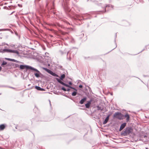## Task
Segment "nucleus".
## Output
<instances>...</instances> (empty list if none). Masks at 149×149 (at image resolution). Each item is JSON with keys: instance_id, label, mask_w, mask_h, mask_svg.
<instances>
[{"instance_id": "obj_1", "label": "nucleus", "mask_w": 149, "mask_h": 149, "mask_svg": "<svg viewBox=\"0 0 149 149\" xmlns=\"http://www.w3.org/2000/svg\"><path fill=\"white\" fill-rule=\"evenodd\" d=\"M132 128L130 127H126L124 131H123L121 134L123 136H126L128 135L130 133H132L133 132Z\"/></svg>"}, {"instance_id": "obj_2", "label": "nucleus", "mask_w": 149, "mask_h": 149, "mask_svg": "<svg viewBox=\"0 0 149 149\" xmlns=\"http://www.w3.org/2000/svg\"><path fill=\"white\" fill-rule=\"evenodd\" d=\"M124 116L123 114L119 112H115L113 115V118H116L119 120L123 119Z\"/></svg>"}, {"instance_id": "obj_3", "label": "nucleus", "mask_w": 149, "mask_h": 149, "mask_svg": "<svg viewBox=\"0 0 149 149\" xmlns=\"http://www.w3.org/2000/svg\"><path fill=\"white\" fill-rule=\"evenodd\" d=\"M77 51V49L76 48H73V49H71L70 51H68L67 53V55H69V60H70L71 59V52H74V53H73L72 55L73 56L76 54V52Z\"/></svg>"}, {"instance_id": "obj_4", "label": "nucleus", "mask_w": 149, "mask_h": 149, "mask_svg": "<svg viewBox=\"0 0 149 149\" xmlns=\"http://www.w3.org/2000/svg\"><path fill=\"white\" fill-rule=\"evenodd\" d=\"M30 70L33 72L36 71L37 72L36 73H34V75L36 77L39 78L40 77V75L41 73L37 69L32 67Z\"/></svg>"}, {"instance_id": "obj_5", "label": "nucleus", "mask_w": 149, "mask_h": 149, "mask_svg": "<svg viewBox=\"0 0 149 149\" xmlns=\"http://www.w3.org/2000/svg\"><path fill=\"white\" fill-rule=\"evenodd\" d=\"M32 66L28 65H21L19 66V68L21 70H23L24 68L26 69L27 70H31Z\"/></svg>"}, {"instance_id": "obj_6", "label": "nucleus", "mask_w": 149, "mask_h": 149, "mask_svg": "<svg viewBox=\"0 0 149 149\" xmlns=\"http://www.w3.org/2000/svg\"><path fill=\"white\" fill-rule=\"evenodd\" d=\"M92 101V99H91L89 101H88L87 103L85 105L86 107L87 108H89L90 107V105Z\"/></svg>"}, {"instance_id": "obj_7", "label": "nucleus", "mask_w": 149, "mask_h": 149, "mask_svg": "<svg viewBox=\"0 0 149 149\" xmlns=\"http://www.w3.org/2000/svg\"><path fill=\"white\" fill-rule=\"evenodd\" d=\"M126 123H124L121 125L119 129V131H121L123 128H125L126 125Z\"/></svg>"}, {"instance_id": "obj_8", "label": "nucleus", "mask_w": 149, "mask_h": 149, "mask_svg": "<svg viewBox=\"0 0 149 149\" xmlns=\"http://www.w3.org/2000/svg\"><path fill=\"white\" fill-rule=\"evenodd\" d=\"M110 115L109 114V115H108L107 116V117L105 119L104 121L103 122V124L104 125L105 124L107 123V122L109 119V117H110Z\"/></svg>"}, {"instance_id": "obj_9", "label": "nucleus", "mask_w": 149, "mask_h": 149, "mask_svg": "<svg viewBox=\"0 0 149 149\" xmlns=\"http://www.w3.org/2000/svg\"><path fill=\"white\" fill-rule=\"evenodd\" d=\"M9 49H0V52H1L2 53H4L5 52H9Z\"/></svg>"}, {"instance_id": "obj_10", "label": "nucleus", "mask_w": 149, "mask_h": 149, "mask_svg": "<svg viewBox=\"0 0 149 149\" xmlns=\"http://www.w3.org/2000/svg\"><path fill=\"white\" fill-rule=\"evenodd\" d=\"M9 53H13L16 54L17 55L19 54V52L18 51L16 50H13L12 49H9Z\"/></svg>"}, {"instance_id": "obj_11", "label": "nucleus", "mask_w": 149, "mask_h": 149, "mask_svg": "<svg viewBox=\"0 0 149 149\" xmlns=\"http://www.w3.org/2000/svg\"><path fill=\"white\" fill-rule=\"evenodd\" d=\"M87 99V98L86 97H84L79 102V103L81 104H82L84 103V102H85Z\"/></svg>"}, {"instance_id": "obj_12", "label": "nucleus", "mask_w": 149, "mask_h": 149, "mask_svg": "<svg viewBox=\"0 0 149 149\" xmlns=\"http://www.w3.org/2000/svg\"><path fill=\"white\" fill-rule=\"evenodd\" d=\"M49 74L52 75L56 77H58V75L57 74L55 73L54 72H53L51 70L50 71V72H49Z\"/></svg>"}, {"instance_id": "obj_13", "label": "nucleus", "mask_w": 149, "mask_h": 149, "mask_svg": "<svg viewBox=\"0 0 149 149\" xmlns=\"http://www.w3.org/2000/svg\"><path fill=\"white\" fill-rule=\"evenodd\" d=\"M56 80H57V81L58 82L64 86L65 83H64L63 82L61 81V80L59 79H58V78H56Z\"/></svg>"}, {"instance_id": "obj_14", "label": "nucleus", "mask_w": 149, "mask_h": 149, "mask_svg": "<svg viewBox=\"0 0 149 149\" xmlns=\"http://www.w3.org/2000/svg\"><path fill=\"white\" fill-rule=\"evenodd\" d=\"M5 126L4 124H2L0 125V131L3 130L5 129Z\"/></svg>"}, {"instance_id": "obj_15", "label": "nucleus", "mask_w": 149, "mask_h": 149, "mask_svg": "<svg viewBox=\"0 0 149 149\" xmlns=\"http://www.w3.org/2000/svg\"><path fill=\"white\" fill-rule=\"evenodd\" d=\"M124 116L125 117V118H126L127 121H128L129 120L130 116H129V115L128 114H126Z\"/></svg>"}, {"instance_id": "obj_16", "label": "nucleus", "mask_w": 149, "mask_h": 149, "mask_svg": "<svg viewBox=\"0 0 149 149\" xmlns=\"http://www.w3.org/2000/svg\"><path fill=\"white\" fill-rule=\"evenodd\" d=\"M113 8V6L111 5H106L105 7V8H104V11H103V13H104L105 12H106V8L107 7H111Z\"/></svg>"}, {"instance_id": "obj_17", "label": "nucleus", "mask_w": 149, "mask_h": 149, "mask_svg": "<svg viewBox=\"0 0 149 149\" xmlns=\"http://www.w3.org/2000/svg\"><path fill=\"white\" fill-rule=\"evenodd\" d=\"M65 75L64 74H63L61 75V77L60 78V79H59L61 80H63V79L65 78Z\"/></svg>"}, {"instance_id": "obj_18", "label": "nucleus", "mask_w": 149, "mask_h": 149, "mask_svg": "<svg viewBox=\"0 0 149 149\" xmlns=\"http://www.w3.org/2000/svg\"><path fill=\"white\" fill-rule=\"evenodd\" d=\"M147 48H149V44L148 45H146L145 46V48L143 49L141 52H142L143 51L145 50H147Z\"/></svg>"}, {"instance_id": "obj_19", "label": "nucleus", "mask_w": 149, "mask_h": 149, "mask_svg": "<svg viewBox=\"0 0 149 149\" xmlns=\"http://www.w3.org/2000/svg\"><path fill=\"white\" fill-rule=\"evenodd\" d=\"M77 94V91H75L73 92L72 93V96H76Z\"/></svg>"}, {"instance_id": "obj_20", "label": "nucleus", "mask_w": 149, "mask_h": 149, "mask_svg": "<svg viewBox=\"0 0 149 149\" xmlns=\"http://www.w3.org/2000/svg\"><path fill=\"white\" fill-rule=\"evenodd\" d=\"M43 68L44 70H45L47 72H48L49 73L50 71H51V70H50L49 69H48L47 68Z\"/></svg>"}, {"instance_id": "obj_21", "label": "nucleus", "mask_w": 149, "mask_h": 149, "mask_svg": "<svg viewBox=\"0 0 149 149\" xmlns=\"http://www.w3.org/2000/svg\"><path fill=\"white\" fill-rule=\"evenodd\" d=\"M96 107L97 108V109L98 110H101L102 111L103 110V109L101 108V107H100L99 106H96Z\"/></svg>"}, {"instance_id": "obj_22", "label": "nucleus", "mask_w": 149, "mask_h": 149, "mask_svg": "<svg viewBox=\"0 0 149 149\" xmlns=\"http://www.w3.org/2000/svg\"><path fill=\"white\" fill-rule=\"evenodd\" d=\"M124 23L125 24L124 25L125 26H128L130 25L129 23L128 22L126 21H124Z\"/></svg>"}, {"instance_id": "obj_23", "label": "nucleus", "mask_w": 149, "mask_h": 149, "mask_svg": "<svg viewBox=\"0 0 149 149\" xmlns=\"http://www.w3.org/2000/svg\"><path fill=\"white\" fill-rule=\"evenodd\" d=\"M5 59H6V60H7L9 61H11L13 62V61H14V59H11V58H5Z\"/></svg>"}, {"instance_id": "obj_24", "label": "nucleus", "mask_w": 149, "mask_h": 149, "mask_svg": "<svg viewBox=\"0 0 149 149\" xmlns=\"http://www.w3.org/2000/svg\"><path fill=\"white\" fill-rule=\"evenodd\" d=\"M35 88H36L37 90L38 91H40L41 89V88L38 86H36L35 87Z\"/></svg>"}, {"instance_id": "obj_25", "label": "nucleus", "mask_w": 149, "mask_h": 149, "mask_svg": "<svg viewBox=\"0 0 149 149\" xmlns=\"http://www.w3.org/2000/svg\"><path fill=\"white\" fill-rule=\"evenodd\" d=\"M7 64V62H6L5 61H3L2 62V63L1 64V66H2L3 65H6Z\"/></svg>"}, {"instance_id": "obj_26", "label": "nucleus", "mask_w": 149, "mask_h": 149, "mask_svg": "<svg viewBox=\"0 0 149 149\" xmlns=\"http://www.w3.org/2000/svg\"><path fill=\"white\" fill-rule=\"evenodd\" d=\"M14 66L15 67L17 68V67H19V65L15 63L14 65Z\"/></svg>"}, {"instance_id": "obj_27", "label": "nucleus", "mask_w": 149, "mask_h": 149, "mask_svg": "<svg viewBox=\"0 0 149 149\" xmlns=\"http://www.w3.org/2000/svg\"><path fill=\"white\" fill-rule=\"evenodd\" d=\"M70 88L74 89L75 91H77V90L74 87L70 86Z\"/></svg>"}, {"instance_id": "obj_28", "label": "nucleus", "mask_w": 149, "mask_h": 149, "mask_svg": "<svg viewBox=\"0 0 149 149\" xmlns=\"http://www.w3.org/2000/svg\"><path fill=\"white\" fill-rule=\"evenodd\" d=\"M61 90H63L64 91H66V89L64 87H62L61 88Z\"/></svg>"}, {"instance_id": "obj_29", "label": "nucleus", "mask_w": 149, "mask_h": 149, "mask_svg": "<svg viewBox=\"0 0 149 149\" xmlns=\"http://www.w3.org/2000/svg\"><path fill=\"white\" fill-rule=\"evenodd\" d=\"M13 62H15L16 63H21V62H20V61H18L16 60H15L14 59V61H13Z\"/></svg>"}, {"instance_id": "obj_30", "label": "nucleus", "mask_w": 149, "mask_h": 149, "mask_svg": "<svg viewBox=\"0 0 149 149\" xmlns=\"http://www.w3.org/2000/svg\"><path fill=\"white\" fill-rule=\"evenodd\" d=\"M64 86L67 87H68L69 88H70V86L69 85H68L67 84H65V85H64Z\"/></svg>"}, {"instance_id": "obj_31", "label": "nucleus", "mask_w": 149, "mask_h": 149, "mask_svg": "<svg viewBox=\"0 0 149 149\" xmlns=\"http://www.w3.org/2000/svg\"><path fill=\"white\" fill-rule=\"evenodd\" d=\"M71 42H74V39H73V38H71Z\"/></svg>"}, {"instance_id": "obj_32", "label": "nucleus", "mask_w": 149, "mask_h": 149, "mask_svg": "<svg viewBox=\"0 0 149 149\" xmlns=\"http://www.w3.org/2000/svg\"><path fill=\"white\" fill-rule=\"evenodd\" d=\"M79 88H82L83 87V86L82 85H80L79 86Z\"/></svg>"}, {"instance_id": "obj_33", "label": "nucleus", "mask_w": 149, "mask_h": 149, "mask_svg": "<svg viewBox=\"0 0 149 149\" xmlns=\"http://www.w3.org/2000/svg\"><path fill=\"white\" fill-rule=\"evenodd\" d=\"M69 84L70 85H72V83L71 81H70L69 83Z\"/></svg>"}, {"instance_id": "obj_34", "label": "nucleus", "mask_w": 149, "mask_h": 149, "mask_svg": "<svg viewBox=\"0 0 149 149\" xmlns=\"http://www.w3.org/2000/svg\"><path fill=\"white\" fill-rule=\"evenodd\" d=\"M70 91V89L69 88H68L66 89V91Z\"/></svg>"}, {"instance_id": "obj_35", "label": "nucleus", "mask_w": 149, "mask_h": 149, "mask_svg": "<svg viewBox=\"0 0 149 149\" xmlns=\"http://www.w3.org/2000/svg\"><path fill=\"white\" fill-rule=\"evenodd\" d=\"M45 91V90L43 88H41L40 90V91Z\"/></svg>"}, {"instance_id": "obj_36", "label": "nucleus", "mask_w": 149, "mask_h": 149, "mask_svg": "<svg viewBox=\"0 0 149 149\" xmlns=\"http://www.w3.org/2000/svg\"><path fill=\"white\" fill-rule=\"evenodd\" d=\"M60 52L61 54H64V53L62 51H60Z\"/></svg>"}, {"instance_id": "obj_37", "label": "nucleus", "mask_w": 149, "mask_h": 149, "mask_svg": "<svg viewBox=\"0 0 149 149\" xmlns=\"http://www.w3.org/2000/svg\"><path fill=\"white\" fill-rule=\"evenodd\" d=\"M26 130V129H23L22 130V131H24V130Z\"/></svg>"}, {"instance_id": "obj_38", "label": "nucleus", "mask_w": 149, "mask_h": 149, "mask_svg": "<svg viewBox=\"0 0 149 149\" xmlns=\"http://www.w3.org/2000/svg\"><path fill=\"white\" fill-rule=\"evenodd\" d=\"M1 69H2L1 67V66H0V71H1Z\"/></svg>"}, {"instance_id": "obj_39", "label": "nucleus", "mask_w": 149, "mask_h": 149, "mask_svg": "<svg viewBox=\"0 0 149 149\" xmlns=\"http://www.w3.org/2000/svg\"><path fill=\"white\" fill-rule=\"evenodd\" d=\"M115 43H116V47H115V48H114V49L115 48H116V47H117V45H116V42H115Z\"/></svg>"}, {"instance_id": "obj_40", "label": "nucleus", "mask_w": 149, "mask_h": 149, "mask_svg": "<svg viewBox=\"0 0 149 149\" xmlns=\"http://www.w3.org/2000/svg\"><path fill=\"white\" fill-rule=\"evenodd\" d=\"M116 34H115V38H116Z\"/></svg>"}, {"instance_id": "obj_41", "label": "nucleus", "mask_w": 149, "mask_h": 149, "mask_svg": "<svg viewBox=\"0 0 149 149\" xmlns=\"http://www.w3.org/2000/svg\"><path fill=\"white\" fill-rule=\"evenodd\" d=\"M143 76L144 77H147V76H146V75H143Z\"/></svg>"}, {"instance_id": "obj_42", "label": "nucleus", "mask_w": 149, "mask_h": 149, "mask_svg": "<svg viewBox=\"0 0 149 149\" xmlns=\"http://www.w3.org/2000/svg\"><path fill=\"white\" fill-rule=\"evenodd\" d=\"M71 100H72L74 102V100L73 99H71Z\"/></svg>"}, {"instance_id": "obj_43", "label": "nucleus", "mask_w": 149, "mask_h": 149, "mask_svg": "<svg viewBox=\"0 0 149 149\" xmlns=\"http://www.w3.org/2000/svg\"><path fill=\"white\" fill-rule=\"evenodd\" d=\"M49 102H50V105H51V103H50V100H49Z\"/></svg>"}, {"instance_id": "obj_44", "label": "nucleus", "mask_w": 149, "mask_h": 149, "mask_svg": "<svg viewBox=\"0 0 149 149\" xmlns=\"http://www.w3.org/2000/svg\"><path fill=\"white\" fill-rule=\"evenodd\" d=\"M63 34H65V33H63Z\"/></svg>"}, {"instance_id": "obj_45", "label": "nucleus", "mask_w": 149, "mask_h": 149, "mask_svg": "<svg viewBox=\"0 0 149 149\" xmlns=\"http://www.w3.org/2000/svg\"><path fill=\"white\" fill-rule=\"evenodd\" d=\"M141 52H139V53H138V54H139V53H140Z\"/></svg>"}, {"instance_id": "obj_46", "label": "nucleus", "mask_w": 149, "mask_h": 149, "mask_svg": "<svg viewBox=\"0 0 149 149\" xmlns=\"http://www.w3.org/2000/svg\"><path fill=\"white\" fill-rule=\"evenodd\" d=\"M141 52H139V53H138V54H139V53H140Z\"/></svg>"}, {"instance_id": "obj_47", "label": "nucleus", "mask_w": 149, "mask_h": 149, "mask_svg": "<svg viewBox=\"0 0 149 149\" xmlns=\"http://www.w3.org/2000/svg\"><path fill=\"white\" fill-rule=\"evenodd\" d=\"M141 52H139V53H138V54H139V53H140Z\"/></svg>"}, {"instance_id": "obj_48", "label": "nucleus", "mask_w": 149, "mask_h": 149, "mask_svg": "<svg viewBox=\"0 0 149 149\" xmlns=\"http://www.w3.org/2000/svg\"><path fill=\"white\" fill-rule=\"evenodd\" d=\"M141 52H139V53H138V54H139V53H140Z\"/></svg>"}, {"instance_id": "obj_49", "label": "nucleus", "mask_w": 149, "mask_h": 149, "mask_svg": "<svg viewBox=\"0 0 149 149\" xmlns=\"http://www.w3.org/2000/svg\"><path fill=\"white\" fill-rule=\"evenodd\" d=\"M10 88H13L12 87H10Z\"/></svg>"}, {"instance_id": "obj_50", "label": "nucleus", "mask_w": 149, "mask_h": 149, "mask_svg": "<svg viewBox=\"0 0 149 149\" xmlns=\"http://www.w3.org/2000/svg\"><path fill=\"white\" fill-rule=\"evenodd\" d=\"M65 96L66 97H68V96H67L66 95Z\"/></svg>"}, {"instance_id": "obj_51", "label": "nucleus", "mask_w": 149, "mask_h": 149, "mask_svg": "<svg viewBox=\"0 0 149 149\" xmlns=\"http://www.w3.org/2000/svg\"><path fill=\"white\" fill-rule=\"evenodd\" d=\"M144 137H146V136H144Z\"/></svg>"}, {"instance_id": "obj_52", "label": "nucleus", "mask_w": 149, "mask_h": 149, "mask_svg": "<svg viewBox=\"0 0 149 149\" xmlns=\"http://www.w3.org/2000/svg\"><path fill=\"white\" fill-rule=\"evenodd\" d=\"M67 38H68V39H69V38L68 37H67Z\"/></svg>"}, {"instance_id": "obj_53", "label": "nucleus", "mask_w": 149, "mask_h": 149, "mask_svg": "<svg viewBox=\"0 0 149 149\" xmlns=\"http://www.w3.org/2000/svg\"><path fill=\"white\" fill-rule=\"evenodd\" d=\"M113 49L112 50H111V51H112L113 50V49Z\"/></svg>"}, {"instance_id": "obj_54", "label": "nucleus", "mask_w": 149, "mask_h": 149, "mask_svg": "<svg viewBox=\"0 0 149 149\" xmlns=\"http://www.w3.org/2000/svg\"><path fill=\"white\" fill-rule=\"evenodd\" d=\"M115 42H116L115 39Z\"/></svg>"}, {"instance_id": "obj_55", "label": "nucleus", "mask_w": 149, "mask_h": 149, "mask_svg": "<svg viewBox=\"0 0 149 149\" xmlns=\"http://www.w3.org/2000/svg\"><path fill=\"white\" fill-rule=\"evenodd\" d=\"M146 149H148V148H146Z\"/></svg>"}, {"instance_id": "obj_56", "label": "nucleus", "mask_w": 149, "mask_h": 149, "mask_svg": "<svg viewBox=\"0 0 149 149\" xmlns=\"http://www.w3.org/2000/svg\"><path fill=\"white\" fill-rule=\"evenodd\" d=\"M1 94L0 93V95Z\"/></svg>"}]
</instances>
